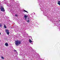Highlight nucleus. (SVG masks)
<instances>
[{
  "label": "nucleus",
  "mask_w": 60,
  "mask_h": 60,
  "mask_svg": "<svg viewBox=\"0 0 60 60\" xmlns=\"http://www.w3.org/2000/svg\"><path fill=\"white\" fill-rule=\"evenodd\" d=\"M31 44H33V43H31Z\"/></svg>",
  "instance_id": "nucleus-22"
},
{
  "label": "nucleus",
  "mask_w": 60,
  "mask_h": 60,
  "mask_svg": "<svg viewBox=\"0 0 60 60\" xmlns=\"http://www.w3.org/2000/svg\"><path fill=\"white\" fill-rule=\"evenodd\" d=\"M15 43L16 45H17V46H19V45L20 44V43H21V42L18 41H16L15 42Z\"/></svg>",
  "instance_id": "nucleus-4"
},
{
  "label": "nucleus",
  "mask_w": 60,
  "mask_h": 60,
  "mask_svg": "<svg viewBox=\"0 0 60 60\" xmlns=\"http://www.w3.org/2000/svg\"><path fill=\"white\" fill-rule=\"evenodd\" d=\"M5 45L6 46H7L8 45V43H5Z\"/></svg>",
  "instance_id": "nucleus-10"
},
{
  "label": "nucleus",
  "mask_w": 60,
  "mask_h": 60,
  "mask_svg": "<svg viewBox=\"0 0 60 60\" xmlns=\"http://www.w3.org/2000/svg\"><path fill=\"white\" fill-rule=\"evenodd\" d=\"M29 41L30 43H31V42H33V41H32L30 39H29Z\"/></svg>",
  "instance_id": "nucleus-8"
},
{
  "label": "nucleus",
  "mask_w": 60,
  "mask_h": 60,
  "mask_svg": "<svg viewBox=\"0 0 60 60\" xmlns=\"http://www.w3.org/2000/svg\"><path fill=\"white\" fill-rule=\"evenodd\" d=\"M4 27L5 28H6V26H5V25H4Z\"/></svg>",
  "instance_id": "nucleus-15"
},
{
  "label": "nucleus",
  "mask_w": 60,
  "mask_h": 60,
  "mask_svg": "<svg viewBox=\"0 0 60 60\" xmlns=\"http://www.w3.org/2000/svg\"><path fill=\"white\" fill-rule=\"evenodd\" d=\"M43 14L44 16H47L48 19H49V20H50L51 21H53V19L52 18H51L50 17L49 15H48L47 14V11H44L43 12Z\"/></svg>",
  "instance_id": "nucleus-2"
},
{
  "label": "nucleus",
  "mask_w": 60,
  "mask_h": 60,
  "mask_svg": "<svg viewBox=\"0 0 60 60\" xmlns=\"http://www.w3.org/2000/svg\"><path fill=\"white\" fill-rule=\"evenodd\" d=\"M2 24H0V27H2Z\"/></svg>",
  "instance_id": "nucleus-14"
},
{
  "label": "nucleus",
  "mask_w": 60,
  "mask_h": 60,
  "mask_svg": "<svg viewBox=\"0 0 60 60\" xmlns=\"http://www.w3.org/2000/svg\"><path fill=\"white\" fill-rule=\"evenodd\" d=\"M58 4H59V5L60 6V1H58Z\"/></svg>",
  "instance_id": "nucleus-9"
},
{
  "label": "nucleus",
  "mask_w": 60,
  "mask_h": 60,
  "mask_svg": "<svg viewBox=\"0 0 60 60\" xmlns=\"http://www.w3.org/2000/svg\"><path fill=\"white\" fill-rule=\"evenodd\" d=\"M38 3L39 5H40V6H41V11H43V8H42V7L43 6V4H42V3H41V1L40 0L38 1Z\"/></svg>",
  "instance_id": "nucleus-3"
},
{
  "label": "nucleus",
  "mask_w": 60,
  "mask_h": 60,
  "mask_svg": "<svg viewBox=\"0 0 60 60\" xmlns=\"http://www.w3.org/2000/svg\"><path fill=\"white\" fill-rule=\"evenodd\" d=\"M18 8V9H19V8Z\"/></svg>",
  "instance_id": "nucleus-24"
},
{
  "label": "nucleus",
  "mask_w": 60,
  "mask_h": 60,
  "mask_svg": "<svg viewBox=\"0 0 60 60\" xmlns=\"http://www.w3.org/2000/svg\"><path fill=\"white\" fill-rule=\"evenodd\" d=\"M15 4L16 5V6H17V7H16L15 6V7H18V6H19V4L18 3H17V2H15Z\"/></svg>",
  "instance_id": "nucleus-6"
},
{
  "label": "nucleus",
  "mask_w": 60,
  "mask_h": 60,
  "mask_svg": "<svg viewBox=\"0 0 60 60\" xmlns=\"http://www.w3.org/2000/svg\"><path fill=\"white\" fill-rule=\"evenodd\" d=\"M14 51H15V52H16V50H14Z\"/></svg>",
  "instance_id": "nucleus-19"
},
{
  "label": "nucleus",
  "mask_w": 60,
  "mask_h": 60,
  "mask_svg": "<svg viewBox=\"0 0 60 60\" xmlns=\"http://www.w3.org/2000/svg\"><path fill=\"white\" fill-rule=\"evenodd\" d=\"M23 11H24V12H27V13H28V12H27V11H26V10H23Z\"/></svg>",
  "instance_id": "nucleus-11"
},
{
  "label": "nucleus",
  "mask_w": 60,
  "mask_h": 60,
  "mask_svg": "<svg viewBox=\"0 0 60 60\" xmlns=\"http://www.w3.org/2000/svg\"><path fill=\"white\" fill-rule=\"evenodd\" d=\"M1 34V33L0 32V34Z\"/></svg>",
  "instance_id": "nucleus-21"
},
{
  "label": "nucleus",
  "mask_w": 60,
  "mask_h": 60,
  "mask_svg": "<svg viewBox=\"0 0 60 60\" xmlns=\"http://www.w3.org/2000/svg\"><path fill=\"white\" fill-rule=\"evenodd\" d=\"M29 19V18H28V19Z\"/></svg>",
  "instance_id": "nucleus-20"
},
{
  "label": "nucleus",
  "mask_w": 60,
  "mask_h": 60,
  "mask_svg": "<svg viewBox=\"0 0 60 60\" xmlns=\"http://www.w3.org/2000/svg\"><path fill=\"white\" fill-rule=\"evenodd\" d=\"M9 32H7V34L8 35H9Z\"/></svg>",
  "instance_id": "nucleus-16"
},
{
  "label": "nucleus",
  "mask_w": 60,
  "mask_h": 60,
  "mask_svg": "<svg viewBox=\"0 0 60 60\" xmlns=\"http://www.w3.org/2000/svg\"><path fill=\"white\" fill-rule=\"evenodd\" d=\"M0 9L1 11H4L5 10L4 9V8L3 6H1L0 7Z\"/></svg>",
  "instance_id": "nucleus-5"
},
{
  "label": "nucleus",
  "mask_w": 60,
  "mask_h": 60,
  "mask_svg": "<svg viewBox=\"0 0 60 60\" xmlns=\"http://www.w3.org/2000/svg\"><path fill=\"white\" fill-rule=\"evenodd\" d=\"M15 16L16 17H18V15L15 14Z\"/></svg>",
  "instance_id": "nucleus-17"
},
{
  "label": "nucleus",
  "mask_w": 60,
  "mask_h": 60,
  "mask_svg": "<svg viewBox=\"0 0 60 60\" xmlns=\"http://www.w3.org/2000/svg\"><path fill=\"white\" fill-rule=\"evenodd\" d=\"M28 17V15H24V18L25 19H27V17Z\"/></svg>",
  "instance_id": "nucleus-7"
},
{
  "label": "nucleus",
  "mask_w": 60,
  "mask_h": 60,
  "mask_svg": "<svg viewBox=\"0 0 60 60\" xmlns=\"http://www.w3.org/2000/svg\"><path fill=\"white\" fill-rule=\"evenodd\" d=\"M5 31H6V33H7L8 32H9V30H5Z\"/></svg>",
  "instance_id": "nucleus-12"
},
{
  "label": "nucleus",
  "mask_w": 60,
  "mask_h": 60,
  "mask_svg": "<svg viewBox=\"0 0 60 60\" xmlns=\"http://www.w3.org/2000/svg\"><path fill=\"white\" fill-rule=\"evenodd\" d=\"M27 23H29V22H30V20H28L27 21Z\"/></svg>",
  "instance_id": "nucleus-13"
},
{
  "label": "nucleus",
  "mask_w": 60,
  "mask_h": 60,
  "mask_svg": "<svg viewBox=\"0 0 60 60\" xmlns=\"http://www.w3.org/2000/svg\"><path fill=\"white\" fill-rule=\"evenodd\" d=\"M34 14H35V13H34Z\"/></svg>",
  "instance_id": "nucleus-23"
},
{
  "label": "nucleus",
  "mask_w": 60,
  "mask_h": 60,
  "mask_svg": "<svg viewBox=\"0 0 60 60\" xmlns=\"http://www.w3.org/2000/svg\"><path fill=\"white\" fill-rule=\"evenodd\" d=\"M7 0H4V1L2 2V3H4V4H6L9 7V9L10 10V11L12 12V13L13 14H14V11H12V8L14 7V6L13 5V3H14V0H9L10 2V4H9L8 3L7 1Z\"/></svg>",
  "instance_id": "nucleus-1"
},
{
  "label": "nucleus",
  "mask_w": 60,
  "mask_h": 60,
  "mask_svg": "<svg viewBox=\"0 0 60 60\" xmlns=\"http://www.w3.org/2000/svg\"><path fill=\"white\" fill-rule=\"evenodd\" d=\"M1 58L2 59H4V57H3V56H1Z\"/></svg>",
  "instance_id": "nucleus-18"
}]
</instances>
